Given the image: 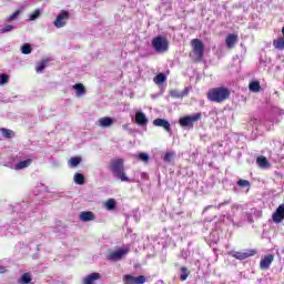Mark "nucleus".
<instances>
[{
	"instance_id": "f257e3e1",
	"label": "nucleus",
	"mask_w": 284,
	"mask_h": 284,
	"mask_svg": "<svg viewBox=\"0 0 284 284\" xmlns=\"http://www.w3.org/2000/svg\"><path fill=\"white\" fill-rule=\"evenodd\" d=\"M111 172L118 181L122 183H132V179L125 173V168L123 166V159H114L111 161Z\"/></svg>"
},
{
	"instance_id": "f03ea898",
	"label": "nucleus",
	"mask_w": 284,
	"mask_h": 284,
	"mask_svg": "<svg viewBox=\"0 0 284 284\" xmlns=\"http://www.w3.org/2000/svg\"><path fill=\"white\" fill-rule=\"evenodd\" d=\"M207 99L213 103H223V101L230 99V89L223 87L211 89L207 93Z\"/></svg>"
},
{
	"instance_id": "7ed1b4c3",
	"label": "nucleus",
	"mask_w": 284,
	"mask_h": 284,
	"mask_svg": "<svg viewBox=\"0 0 284 284\" xmlns=\"http://www.w3.org/2000/svg\"><path fill=\"white\" fill-rule=\"evenodd\" d=\"M201 119H203V113L199 112L181 118L179 123L182 128H193L194 123H197V121H201Z\"/></svg>"
},
{
	"instance_id": "20e7f679",
	"label": "nucleus",
	"mask_w": 284,
	"mask_h": 284,
	"mask_svg": "<svg viewBox=\"0 0 284 284\" xmlns=\"http://www.w3.org/2000/svg\"><path fill=\"white\" fill-rule=\"evenodd\" d=\"M152 47L155 52L163 53L168 52V48H170V42H168L166 38L159 36L152 40Z\"/></svg>"
},
{
	"instance_id": "39448f33",
	"label": "nucleus",
	"mask_w": 284,
	"mask_h": 284,
	"mask_svg": "<svg viewBox=\"0 0 284 284\" xmlns=\"http://www.w3.org/2000/svg\"><path fill=\"white\" fill-rule=\"evenodd\" d=\"M193 48V59L194 61H201L203 59V54L205 52V47L200 39H193L191 41Z\"/></svg>"
},
{
	"instance_id": "423d86ee",
	"label": "nucleus",
	"mask_w": 284,
	"mask_h": 284,
	"mask_svg": "<svg viewBox=\"0 0 284 284\" xmlns=\"http://www.w3.org/2000/svg\"><path fill=\"white\" fill-rule=\"evenodd\" d=\"M130 254V247H121L119 250L112 251L108 258L109 261H112L113 263H119V261H123L124 257Z\"/></svg>"
},
{
	"instance_id": "0eeeda50",
	"label": "nucleus",
	"mask_w": 284,
	"mask_h": 284,
	"mask_svg": "<svg viewBox=\"0 0 284 284\" xmlns=\"http://www.w3.org/2000/svg\"><path fill=\"white\" fill-rule=\"evenodd\" d=\"M256 251L254 250H245V251H231L230 256L236 258L237 261H245V258H250V256H254Z\"/></svg>"
},
{
	"instance_id": "6e6552de",
	"label": "nucleus",
	"mask_w": 284,
	"mask_h": 284,
	"mask_svg": "<svg viewBox=\"0 0 284 284\" xmlns=\"http://www.w3.org/2000/svg\"><path fill=\"white\" fill-rule=\"evenodd\" d=\"M68 19H70V12L62 10L54 20L53 24L55 26V28H63Z\"/></svg>"
},
{
	"instance_id": "1a4fd4ad",
	"label": "nucleus",
	"mask_w": 284,
	"mask_h": 284,
	"mask_svg": "<svg viewBox=\"0 0 284 284\" xmlns=\"http://www.w3.org/2000/svg\"><path fill=\"white\" fill-rule=\"evenodd\" d=\"M124 281L128 284H144L145 276L144 275H140V276L125 275Z\"/></svg>"
},
{
	"instance_id": "9d476101",
	"label": "nucleus",
	"mask_w": 284,
	"mask_h": 284,
	"mask_svg": "<svg viewBox=\"0 0 284 284\" xmlns=\"http://www.w3.org/2000/svg\"><path fill=\"white\" fill-rule=\"evenodd\" d=\"M274 223H281L284 221V204L280 205L272 215Z\"/></svg>"
},
{
	"instance_id": "9b49d317",
	"label": "nucleus",
	"mask_w": 284,
	"mask_h": 284,
	"mask_svg": "<svg viewBox=\"0 0 284 284\" xmlns=\"http://www.w3.org/2000/svg\"><path fill=\"white\" fill-rule=\"evenodd\" d=\"M272 263H274V255H265L260 262V267L261 270H270V265H272Z\"/></svg>"
},
{
	"instance_id": "f8f14e48",
	"label": "nucleus",
	"mask_w": 284,
	"mask_h": 284,
	"mask_svg": "<svg viewBox=\"0 0 284 284\" xmlns=\"http://www.w3.org/2000/svg\"><path fill=\"white\" fill-rule=\"evenodd\" d=\"M101 274L100 273H91L83 277V284H97V281H100Z\"/></svg>"
},
{
	"instance_id": "ddd939ff",
	"label": "nucleus",
	"mask_w": 284,
	"mask_h": 284,
	"mask_svg": "<svg viewBox=\"0 0 284 284\" xmlns=\"http://www.w3.org/2000/svg\"><path fill=\"white\" fill-rule=\"evenodd\" d=\"M153 125H155V128H164L166 132H170L172 130L170 122L165 119H155L153 121Z\"/></svg>"
},
{
	"instance_id": "4468645a",
	"label": "nucleus",
	"mask_w": 284,
	"mask_h": 284,
	"mask_svg": "<svg viewBox=\"0 0 284 284\" xmlns=\"http://www.w3.org/2000/svg\"><path fill=\"white\" fill-rule=\"evenodd\" d=\"M79 219L83 223H88L89 221H94L97 216L92 213V211H83L80 213Z\"/></svg>"
},
{
	"instance_id": "2eb2a0df",
	"label": "nucleus",
	"mask_w": 284,
	"mask_h": 284,
	"mask_svg": "<svg viewBox=\"0 0 284 284\" xmlns=\"http://www.w3.org/2000/svg\"><path fill=\"white\" fill-rule=\"evenodd\" d=\"M237 41H239V36L234 33H230L225 39L226 48H229V50H232V48L236 45Z\"/></svg>"
},
{
	"instance_id": "dca6fc26",
	"label": "nucleus",
	"mask_w": 284,
	"mask_h": 284,
	"mask_svg": "<svg viewBox=\"0 0 284 284\" xmlns=\"http://www.w3.org/2000/svg\"><path fill=\"white\" fill-rule=\"evenodd\" d=\"M135 122L138 125H148V116H145V113L139 111L135 113Z\"/></svg>"
},
{
	"instance_id": "f3484780",
	"label": "nucleus",
	"mask_w": 284,
	"mask_h": 284,
	"mask_svg": "<svg viewBox=\"0 0 284 284\" xmlns=\"http://www.w3.org/2000/svg\"><path fill=\"white\" fill-rule=\"evenodd\" d=\"M75 90V97H83L85 94V87L82 83H77L72 87Z\"/></svg>"
},
{
	"instance_id": "a211bd4d",
	"label": "nucleus",
	"mask_w": 284,
	"mask_h": 284,
	"mask_svg": "<svg viewBox=\"0 0 284 284\" xmlns=\"http://www.w3.org/2000/svg\"><path fill=\"white\" fill-rule=\"evenodd\" d=\"M31 164H32V159H28L17 163L14 170H26V168H30Z\"/></svg>"
},
{
	"instance_id": "6ab92c4d",
	"label": "nucleus",
	"mask_w": 284,
	"mask_h": 284,
	"mask_svg": "<svg viewBox=\"0 0 284 284\" xmlns=\"http://www.w3.org/2000/svg\"><path fill=\"white\" fill-rule=\"evenodd\" d=\"M250 92H261V82L253 80L248 84Z\"/></svg>"
},
{
	"instance_id": "aec40b11",
	"label": "nucleus",
	"mask_w": 284,
	"mask_h": 284,
	"mask_svg": "<svg viewBox=\"0 0 284 284\" xmlns=\"http://www.w3.org/2000/svg\"><path fill=\"white\" fill-rule=\"evenodd\" d=\"M256 163L260 168H263L264 170H267V168H270V162H267V159L265 156L257 158Z\"/></svg>"
},
{
	"instance_id": "412c9836",
	"label": "nucleus",
	"mask_w": 284,
	"mask_h": 284,
	"mask_svg": "<svg viewBox=\"0 0 284 284\" xmlns=\"http://www.w3.org/2000/svg\"><path fill=\"white\" fill-rule=\"evenodd\" d=\"M0 132L4 139H12V136H14V131L10 129L2 128L0 129Z\"/></svg>"
},
{
	"instance_id": "4be33fe9",
	"label": "nucleus",
	"mask_w": 284,
	"mask_h": 284,
	"mask_svg": "<svg viewBox=\"0 0 284 284\" xmlns=\"http://www.w3.org/2000/svg\"><path fill=\"white\" fill-rule=\"evenodd\" d=\"M73 179L77 185H83L85 183V176H83L81 173H75Z\"/></svg>"
},
{
	"instance_id": "5701e85b",
	"label": "nucleus",
	"mask_w": 284,
	"mask_h": 284,
	"mask_svg": "<svg viewBox=\"0 0 284 284\" xmlns=\"http://www.w3.org/2000/svg\"><path fill=\"white\" fill-rule=\"evenodd\" d=\"M166 77L164 73H159L155 78H154V83H156V85H161L162 83H165L166 81Z\"/></svg>"
},
{
	"instance_id": "b1692460",
	"label": "nucleus",
	"mask_w": 284,
	"mask_h": 284,
	"mask_svg": "<svg viewBox=\"0 0 284 284\" xmlns=\"http://www.w3.org/2000/svg\"><path fill=\"white\" fill-rule=\"evenodd\" d=\"M273 45L276 50H284V39L278 38L277 40H274Z\"/></svg>"
},
{
	"instance_id": "393cba45",
	"label": "nucleus",
	"mask_w": 284,
	"mask_h": 284,
	"mask_svg": "<svg viewBox=\"0 0 284 284\" xmlns=\"http://www.w3.org/2000/svg\"><path fill=\"white\" fill-rule=\"evenodd\" d=\"M187 276H190V271H187V267L182 266V267H181L180 280H181V281H187Z\"/></svg>"
},
{
	"instance_id": "a878e982",
	"label": "nucleus",
	"mask_w": 284,
	"mask_h": 284,
	"mask_svg": "<svg viewBox=\"0 0 284 284\" xmlns=\"http://www.w3.org/2000/svg\"><path fill=\"white\" fill-rule=\"evenodd\" d=\"M45 68H48V60H42L41 62H39L37 64V72H43V70H45Z\"/></svg>"
},
{
	"instance_id": "bb28decb",
	"label": "nucleus",
	"mask_w": 284,
	"mask_h": 284,
	"mask_svg": "<svg viewBox=\"0 0 284 284\" xmlns=\"http://www.w3.org/2000/svg\"><path fill=\"white\" fill-rule=\"evenodd\" d=\"M31 281H32V275H30V273H24V274L21 276L20 283H22V284H29V283H31Z\"/></svg>"
},
{
	"instance_id": "cd10ccee",
	"label": "nucleus",
	"mask_w": 284,
	"mask_h": 284,
	"mask_svg": "<svg viewBox=\"0 0 284 284\" xmlns=\"http://www.w3.org/2000/svg\"><path fill=\"white\" fill-rule=\"evenodd\" d=\"M139 161H142L143 163H149L150 162V154L142 152L138 154Z\"/></svg>"
},
{
	"instance_id": "c85d7f7f",
	"label": "nucleus",
	"mask_w": 284,
	"mask_h": 284,
	"mask_svg": "<svg viewBox=\"0 0 284 284\" xmlns=\"http://www.w3.org/2000/svg\"><path fill=\"white\" fill-rule=\"evenodd\" d=\"M108 210H109V212L116 210V200H114V199L108 200Z\"/></svg>"
},
{
	"instance_id": "c756f323",
	"label": "nucleus",
	"mask_w": 284,
	"mask_h": 284,
	"mask_svg": "<svg viewBox=\"0 0 284 284\" xmlns=\"http://www.w3.org/2000/svg\"><path fill=\"white\" fill-rule=\"evenodd\" d=\"M79 163H81V158L75 156V158H71L69 160L70 168H77V165H79Z\"/></svg>"
},
{
	"instance_id": "7c9ffc66",
	"label": "nucleus",
	"mask_w": 284,
	"mask_h": 284,
	"mask_svg": "<svg viewBox=\"0 0 284 284\" xmlns=\"http://www.w3.org/2000/svg\"><path fill=\"white\" fill-rule=\"evenodd\" d=\"M21 52H22V54H30L32 52V47L28 43H24L21 47Z\"/></svg>"
},
{
	"instance_id": "2f4dec72",
	"label": "nucleus",
	"mask_w": 284,
	"mask_h": 284,
	"mask_svg": "<svg viewBox=\"0 0 284 284\" xmlns=\"http://www.w3.org/2000/svg\"><path fill=\"white\" fill-rule=\"evenodd\" d=\"M10 81V75L6 73H0V85H6Z\"/></svg>"
},
{
	"instance_id": "473e14b6",
	"label": "nucleus",
	"mask_w": 284,
	"mask_h": 284,
	"mask_svg": "<svg viewBox=\"0 0 284 284\" xmlns=\"http://www.w3.org/2000/svg\"><path fill=\"white\" fill-rule=\"evenodd\" d=\"M172 159H174V152H166L163 156L164 163H171Z\"/></svg>"
},
{
	"instance_id": "72a5a7b5",
	"label": "nucleus",
	"mask_w": 284,
	"mask_h": 284,
	"mask_svg": "<svg viewBox=\"0 0 284 284\" xmlns=\"http://www.w3.org/2000/svg\"><path fill=\"white\" fill-rule=\"evenodd\" d=\"M170 94L173 99H183V94L179 90H172Z\"/></svg>"
},
{
	"instance_id": "f704fd0d",
	"label": "nucleus",
	"mask_w": 284,
	"mask_h": 284,
	"mask_svg": "<svg viewBox=\"0 0 284 284\" xmlns=\"http://www.w3.org/2000/svg\"><path fill=\"white\" fill-rule=\"evenodd\" d=\"M12 30H14V27H13V26H11V24H6V26L0 30V32H1L2 34H6V32H12Z\"/></svg>"
},
{
	"instance_id": "c9c22d12",
	"label": "nucleus",
	"mask_w": 284,
	"mask_h": 284,
	"mask_svg": "<svg viewBox=\"0 0 284 284\" xmlns=\"http://www.w3.org/2000/svg\"><path fill=\"white\" fill-rule=\"evenodd\" d=\"M41 17V11L37 9L33 13L30 14V21H36V19H39Z\"/></svg>"
},
{
	"instance_id": "e433bc0d",
	"label": "nucleus",
	"mask_w": 284,
	"mask_h": 284,
	"mask_svg": "<svg viewBox=\"0 0 284 284\" xmlns=\"http://www.w3.org/2000/svg\"><path fill=\"white\" fill-rule=\"evenodd\" d=\"M19 14H21L20 11L13 12L11 16H9V17L7 18V22L10 23V22L14 21V19H17V17H19Z\"/></svg>"
},
{
	"instance_id": "4c0bfd02",
	"label": "nucleus",
	"mask_w": 284,
	"mask_h": 284,
	"mask_svg": "<svg viewBox=\"0 0 284 284\" xmlns=\"http://www.w3.org/2000/svg\"><path fill=\"white\" fill-rule=\"evenodd\" d=\"M239 187H250V181L247 180H239L237 181Z\"/></svg>"
},
{
	"instance_id": "58836bf2",
	"label": "nucleus",
	"mask_w": 284,
	"mask_h": 284,
	"mask_svg": "<svg viewBox=\"0 0 284 284\" xmlns=\"http://www.w3.org/2000/svg\"><path fill=\"white\" fill-rule=\"evenodd\" d=\"M99 123L102 128H108V118L100 119Z\"/></svg>"
},
{
	"instance_id": "ea45409f",
	"label": "nucleus",
	"mask_w": 284,
	"mask_h": 284,
	"mask_svg": "<svg viewBox=\"0 0 284 284\" xmlns=\"http://www.w3.org/2000/svg\"><path fill=\"white\" fill-rule=\"evenodd\" d=\"M181 93L183 99V97H187V94H190V89L185 88L184 91H182Z\"/></svg>"
},
{
	"instance_id": "a19ab883",
	"label": "nucleus",
	"mask_w": 284,
	"mask_h": 284,
	"mask_svg": "<svg viewBox=\"0 0 284 284\" xmlns=\"http://www.w3.org/2000/svg\"><path fill=\"white\" fill-rule=\"evenodd\" d=\"M113 123L112 118H108V125L110 126Z\"/></svg>"
},
{
	"instance_id": "79ce46f5",
	"label": "nucleus",
	"mask_w": 284,
	"mask_h": 284,
	"mask_svg": "<svg viewBox=\"0 0 284 284\" xmlns=\"http://www.w3.org/2000/svg\"><path fill=\"white\" fill-rule=\"evenodd\" d=\"M227 204H230V201L219 204V207H222V205H227Z\"/></svg>"
},
{
	"instance_id": "37998d69",
	"label": "nucleus",
	"mask_w": 284,
	"mask_h": 284,
	"mask_svg": "<svg viewBox=\"0 0 284 284\" xmlns=\"http://www.w3.org/2000/svg\"><path fill=\"white\" fill-rule=\"evenodd\" d=\"M6 267H0V274H4Z\"/></svg>"
},
{
	"instance_id": "c03bdc74",
	"label": "nucleus",
	"mask_w": 284,
	"mask_h": 284,
	"mask_svg": "<svg viewBox=\"0 0 284 284\" xmlns=\"http://www.w3.org/2000/svg\"><path fill=\"white\" fill-rule=\"evenodd\" d=\"M104 206L108 207V202L104 203Z\"/></svg>"
}]
</instances>
